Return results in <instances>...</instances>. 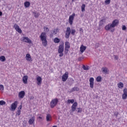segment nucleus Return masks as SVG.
<instances>
[{
  "label": "nucleus",
  "instance_id": "49",
  "mask_svg": "<svg viewBox=\"0 0 127 127\" xmlns=\"http://www.w3.org/2000/svg\"><path fill=\"white\" fill-rule=\"evenodd\" d=\"M2 15V12L0 11V16H1Z\"/></svg>",
  "mask_w": 127,
  "mask_h": 127
},
{
  "label": "nucleus",
  "instance_id": "44",
  "mask_svg": "<svg viewBox=\"0 0 127 127\" xmlns=\"http://www.w3.org/2000/svg\"><path fill=\"white\" fill-rule=\"evenodd\" d=\"M83 59L84 58L82 57H79V58H78V61H81V60H83Z\"/></svg>",
  "mask_w": 127,
  "mask_h": 127
},
{
  "label": "nucleus",
  "instance_id": "48",
  "mask_svg": "<svg viewBox=\"0 0 127 127\" xmlns=\"http://www.w3.org/2000/svg\"><path fill=\"white\" fill-rule=\"evenodd\" d=\"M118 115H119V113L114 114V116H116L117 117H118Z\"/></svg>",
  "mask_w": 127,
  "mask_h": 127
},
{
  "label": "nucleus",
  "instance_id": "5",
  "mask_svg": "<svg viewBox=\"0 0 127 127\" xmlns=\"http://www.w3.org/2000/svg\"><path fill=\"white\" fill-rule=\"evenodd\" d=\"M21 41L22 42H24L25 43H28L29 44H31L32 43V41L30 40L28 37H23L21 39Z\"/></svg>",
  "mask_w": 127,
  "mask_h": 127
},
{
  "label": "nucleus",
  "instance_id": "14",
  "mask_svg": "<svg viewBox=\"0 0 127 127\" xmlns=\"http://www.w3.org/2000/svg\"><path fill=\"white\" fill-rule=\"evenodd\" d=\"M123 94L122 95V99L126 100L127 98V89L125 88L123 90Z\"/></svg>",
  "mask_w": 127,
  "mask_h": 127
},
{
  "label": "nucleus",
  "instance_id": "21",
  "mask_svg": "<svg viewBox=\"0 0 127 127\" xmlns=\"http://www.w3.org/2000/svg\"><path fill=\"white\" fill-rule=\"evenodd\" d=\"M27 80H28V76L27 75H24L22 78L24 84H27Z\"/></svg>",
  "mask_w": 127,
  "mask_h": 127
},
{
  "label": "nucleus",
  "instance_id": "1",
  "mask_svg": "<svg viewBox=\"0 0 127 127\" xmlns=\"http://www.w3.org/2000/svg\"><path fill=\"white\" fill-rule=\"evenodd\" d=\"M120 23V21L118 19H115L113 21L112 23H109L106 25L105 27V29L107 31L110 30L111 32H114L115 31V27L118 26Z\"/></svg>",
  "mask_w": 127,
  "mask_h": 127
},
{
  "label": "nucleus",
  "instance_id": "4",
  "mask_svg": "<svg viewBox=\"0 0 127 127\" xmlns=\"http://www.w3.org/2000/svg\"><path fill=\"white\" fill-rule=\"evenodd\" d=\"M64 51V45H60L58 49V53L60 54L59 57H63L64 55L63 52Z\"/></svg>",
  "mask_w": 127,
  "mask_h": 127
},
{
  "label": "nucleus",
  "instance_id": "18",
  "mask_svg": "<svg viewBox=\"0 0 127 127\" xmlns=\"http://www.w3.org/2000/svg\"><path fill=\"white\" fill-rule=\"evenodd\" d=\"M36 80L37 81V85L40 86L42 84V78L40 76H38L36 78Z\"/></svg>",
  "mask_w": 127,
  "mask_h": 127
},
{
  "label": "nucleus",
  "instance_id": "46",
  "mask_svg": "<svg viewBox=\"0 0 127 127\" xmlns=\"http://www.w3.org/2000/svg\"><path fill=\"white\" fill-rule=\"evenodd\" d=\"M115 60H118L119 59V57L118 56H114Z\"/></svg>",
  "mask_w": 127,
  "mask_h": 127
},
{
  "label": "nucleus",
  "instance_id": "23",
  "mask_svg": "<svg viewBox=\"0 0 127 127\" xmlns=\"http://www.w3.org/2000/svg\"><path fill=\"white\" fill-rule=\"evenodd\" d=\"M34 121H35V118L34 117H32L30 120H29V125H33L34 124Z\"/></svg>",
  "mask_w": 127,
  "mask_h": 127
},
{
  "label": "nucleus",
  "instance_id": "24",
  "mask_svg": "<svg viewBox=\"0 0 127 127\" xmlns=\"http://www.w3.org/2000/svg\"><path fill=\"white\" fill-rule=\"evenodd\" d=\"M117 85L119 89H123L124 88V83H123V82H120L119 83H118Z\"/></svg>",
  "mask_w": 127,
  "mask_h": 127
},
{
  "label": "nucleus",
  "instance_id": "27",
  "mask_svg": "<svg viewBox=\"0 0 127 127\" xmlns=\"http://www.w3.org/2000/svg\"><path fill=\"white\" fill-rule=\"evenodd\" d=\"M33 13L36 18H37L39 15H40V14L39 13H37L36 12H33Z\"/></svg>",
  "mask_w": 127,
  "mask_h": 127
},
{
  "label": "nucleus",
  "instance_id": "37",
  "mask_svg": "<svg viewBox=\"0 0 127 127\" xmlns=\"http://www.w3.org/2000/svg\"><path fill=\"white\" fill-rule=\"evenodd\" d=\"M21 113V110L18 109V111L16 113V116H19L20 114Z\"/></svg>",
  "mask_w": 127,
  "mask_h": 127
},
{
  "label": "nucleus",
  "instance_id": "51",
  "mask_svg": "<svg viewBox=\"0 0 127 127\" xmlns=\"http://www.w3.org/2000/svg\"><path fill=\"white\" fill-rule=\"evenodd\" d=\"M53 127H57V126H54Z\"/></svg>",
  "mask_w": 127,
  "mask_h": 127
},
{
  "label": "nucleus",
  "instance_id": "25",
  "mask_svg": "<svg viewBox=\"0 0 127 127\" xmlns=\"http://www.w3.org/2000/svg\"><path fill=\"white\" fill-rule=\"evenodd\" d=\"M24 4L25 7H29L30 6V2L29 1H25Z\"/></svg>",
  "mask_w": 127,
  "mask_h": 127
},
{
  "label": "nucleus",
  "instance_id": "52",
  "mask_svg": "<svg viewBox=\"0 0 127 127\" xmlns=\"http://www.w3.org/2000/svg\"><path fill=\"white\" fill-rule=\"evenodd\" d=\"M75 0H72V2H73V1H74Z\"/></svg>",
  "mask_w": 127,
  "mask_h": 127
},
{
  "label": "nucleus",
  "instance_id": "33",
  "mask_svg": "<svg viewBox=\"0 0 127 127\" xmlns=\"http://www.w3.org/2000/svg\"><path fill=\"white\" fill-rule=\"evenodd\" d=\"M80 89L78 87H73L71 89V92H74V91H79Z\"/></svg>",
  "mask_w": 127,
  "mask_h": 127
},
{
  "label": "nucleus",
  "instance_id": "22",
  "mask_svg": "<svg viewBox=\"0 0 127 127\" xmlns=\"http://www.w3.org/2000/svg\"><path fill=\"white\" fill-rule=\"evenodd\" d=\"M46 121L47 122H51V121H52V117L50 114H48L47 115Z\"/></svg>",
  "mask_w": 127,
  "mask_h": 127
},
{
  "label": "nucleus",
  "instance_id": "43",
  "mask_svg": "<svg viewBox=\"0 0 127 127\" xmlns=\"http://www.w3.org/2000/svg\"><path fill=\"white\" fill-rule=\"evenodd\" d=\"M79 31L80 32V33H83V32H84V30H83V29L82 28H80Z\"/></svg>",
  "mask_w": 127,
  "mask_h": 127
},
{
  "label": "nucleus",
  "instance_id": "13",
  "mask_svg": "<svg viewBox=\"0 0 127 127\" xmlns=\"http://www.w3.org/2000/svg\"><path fill=\"white\" fill-rule=\"evenodd\" d=\"M94 81H95V79L93 77H91L89 79V85L91 89H93L94 88Z\"/></svg>",
  "mask_w": 127,
  "mask_h": 127
},
{
  "label": "nucleus",
  "instance_id": "6",
  "mask_svg": "<svg viewBox=\"0 0 127 127\" xmlns=\"http://www.w3.org/2000/svg\"><path fill=\"white\" fill-rule=\"evenodd\" d=\"M70 43H69V42H65L64 48V53L65 54H68V52H69V49H70Z\"/></svg>",
  "mask_w": 127,
  "mask_h": 127
},
{
  "label": "nucleus",
  "instance_id": "12",
  "mask_svg": "<svg viewBox=\"0 0 127 127\" xmlns=\"http://www.w3.org/2000/svg\"><path fill=\"white\" fill-rule=\"evenodd\" d=\"M14 28H15V30H16L18 33H22V30L19 28V26H18L17 24H15L14 25Z\"/></svg>",
  "mask_w": 127,
  "mask_h": 127
},
{
  "label": "nucleus",
  "instance_id": "10",
  "mask_svg": "<svg viewBox=\"0 0 127 127\" xmlns=\"http://www.w3.org/2000/svg\"><path fill=\"white\" fill-rule=\"evenodd\" d=\"M18 104V102L17 101H14V103H12L11 105V110L12 111H14L16 109V108H17V105Z\"/></svg>",
  "mask_w": 127,
  "mask_h": 127
},
{
  "label": "nucleus",
  "instance_id": "11",
  "mask_svg": "<svg viewBox=\"0 0 127 127\" xmlns=\"http://www.w3.org/2000/svg\"><path fill=\"white\" fill-rule=\"evenodd\" d=\"M58 31H59V29L58 28L54 29L50 35V37L52 38L54 35H56V34L58 33Z\"/></svg>",
  "mask_w": 127,
  "mask_h": 127
},
{
  "label": "nucleus",
  "instance_id": "17",
  "mask_svg": "<svg viewBox=\"0 0 127 127\" xmlns=\"http://www.w3.org/2000/svg\"><path fill=\"white\" fill-rule=\"evenodd\" d=\"M78 106V103L77 102H74L72 106H71V111L72 112H75L76 111V109L77 108V106Z\"/></svg>",
  "mask_w": 127,
  "mask_h": 127
},
{
  "label": "nucleus",
  "instance_id": "2",
  "mask_svg": "<svg viewBox=\"0 0 127 127\" xmlns=\"http://www.w3.org/2000/svg\"><path fill=\"white\" fill-rule=\"evenodd\" d=\"M40 38L42 42V44L43 46L46 47L47 46V36H46V33L45 32H42L40 36Z\"/></svg>",
  "mask_w": 127,
  "mask_h": 127
},
{
  "label": "nucleus",
  "instance_id": "19",
  "mask_svg": "<svg viewBox=\"0 0 127 127\" xmlns=\"http://www.w3.org/2000/svg\"><path fill=\"white\" fill-rule=\"evenodd\" d=\"M26 60L29 62H31V61H33L32 58H31V56L30 55V54H27L26 55Z\"/></svg>",
  "mask_w": 127,
  "mask_h": 127
},
{
  "label": "nucleus",
  "instance_id": "30",
  "mask_svg": "<svg viewBox=\"0 0 127 127\" xmlns=\"http://www.w3.org/2000/svg\"><path fill=\"white\" fill-rule=\"evenodd\" d=\"M85 7L86 5H85V4H82L81 5V11H82V12H84V11H85Z\"/></svg>",
  "mask_w": 127,
  "mask_h": 127
},
{
  "label": "nucleus",
  "instance_id": "41",
  "mask_svg": "<svg viewBox=\"0 0 127 127\" xmlns=\"http://www.w3.org/2000/svg\"><path fill=\"white\" fill-rule=\"evenodd\" d=\"M127 29V27H126V25H123L122 26V30H126Z\"/></svg>",
  "mask_w": 127,
  "mask_h": 127
},
{
  "label": "nucleus",
  "instance_id": "7",
  "mask_svg": "<svg viewBox=\"0 0 127 127\" xmlns=\"http://www.w3.org/2000/svg\"><path fill=\"white\" fill-rule=\"evenodd\" d=\"M69 77V72L68 71H66L64 74L62 76V80L63 82H66L67 81V79H68V77Z\"/></svg>",
  "mask_w": 127,
  "mask_h": 127
},
{
  "label": "nucleus",
  "instance_id": "28",
  "mask_svg": "<svg viewBox=\"0 0 127 127\" xmlns=\"http://www.w3.org/2000/svg\"><path fill=\"white\" fill-rule=\"evenodd\" d=\"M54 42L55 43H59V42H60V40L58 38H55L54 39Z\"/></svg>",
  "mask_w": 127,
  "mask_h": 127
},
{
  "label": "nucleus",
  "instance_id": "15",
  "mask_svg": "<svg viewBox=\"0 0 127 127\" xmlns=\"http://www.w3.org/2000/svg\"><path fill=\"white\" fill-rule=\"evenodd\" d=\"M86 49H87V47L84 46L83 45H81L80 47V54H83V53H84V52H85V50H86Z\"/></svg>",
  "mask_w": 127,
  "mask_h": 127
},
{
  "label": "nucleus",
  "instance_id": "9",
  "mask_svg": "<svg viewBox=\"0 0 127 127\" xmlns=\"http://www.w3.org/2000/svg\"><path fill=\"white\" fill-rule=\"evenodd\" d=\"M75 13H73L72 14L69 16L68 18V22L70 25H72L73 24V21L74 20V17H75Z\"/></svg>",
  "mask_w": 127,
  "mask_h": 127
},
{
  "label": "nucleus",
  "instance_id": "31",
  "mask_svg": "<svg viewBox=\"0 0 127 127\" xmlns=\"http://www.w3.org/2000/svg\"><path fill=\"white\" fill-rule=\"evenodd\" d=\"M96 81L97 82H101L102 81V76H98L96 78Z\"/></svg>",
  "mask_w": 127,
  "mask_h": 127
},
{
  "label": "nucleus",
  "instance_id": "45",
  "mask_svg": "<svg viewBox=\"0 0 127 127\" xmlns=\"http://www.w3.org/2000/svg\"><path fill=\"white\" fill-rule=\"evenodd\" d=\"M21 109H22V105L19 106V108H18V110H20V111H21Z\"/></svg>",
  "mask_w": 127,
  "mask_h": 127
},
{
  "label": "nucleus",
  "instance_id": "47",
  "mask_svg": "<svg viewBox=\"0 0 127 127\" xmlns=\"http://www.w3.org/2000/svg\"><path fill=\"white\" fill-rule=\"evenodd\" d=\"M33 99H34V97H33V96H31L30 97V100H33Z\"/></svg>",
  "mask_w": 127,
  "mask_h": 127
},
{
  "label": "nucleus",
  "instance_id": "20",
  "mask_svg": "<svg viewBox=\"0 0 127 127\" xmlns=\"http://www.w3.org/2000/svg\"><path fill=\"white\" fill-rule=\"evenodd\" d=\"M102 71L104 74H109V69L107 67H102Z\"/></svg>",
  "mask_w": 127,
  "mask_h": 127
},
{
  "label": "nucleus",
  "instance_id": "50",
  "mask_svg": "<svg viewBox=\"0 0 127 127\" xmlns=\"http://www.w3.org/2000/svg\"><path fill=\"white\" fill-rule=\"evenodd\" d=\"M38 119H39L40 120H42V117L39 116V117H38Z\"/></svg>",
  "mask_w": 127,
  "mask_h": 127
},
{
  "label": "nucleus",
  "instance_id": "29",
  "mask_svg": "<svg viewBox=\"0 0 127 127\" xmlns=\"http://www.w3.org/2000/svg\"><path fill=\"white\" fill-rule=\"evenodd\" d=\"M74 99H68L67 100V104H74Z\"/></svg>",
  "mask_w": 127,
  "mask_h": 127
},
{
  "label": "nucleus",
  "instance_id": "34",
  "mask_svg": "<svg viewBox=\"0 0 127 127\" xmlns=\"http://www.w3.org/2000/svg\"><path fill=\"white\" fill-rule=\"evenodd\" d=\"M82 68H83V70H89L88 66H86V65H83L82 66Z\"/></svg>",
  "mask_w": 127,
  "mask_h": 127
},
{
  "label": "nucleus",
  "instance_id": "42",
  "mask_svg": "<svg viewBox=\"0 0 127 127\" xmlns=\"http://www.w3.org/2000/svg\"><path fill=\"white\" fill-rule=\"evenodd\" d=\"M0 89H1V90H4V87H3V85L0 84Z\"/></svg>",
  "mask_w": 127,
  "mask_h": 127
},
{
  "label": "nucleus",
  "instance_id": "16",
  "mask_svg": "<svg viewBox=\"0 0 127 127\" xmlns=\"http://www.w3.org/2000/svg\"><path fill=\"white\" fill-rule=\"evenodd\" d=\"M25 96V92L24 91H21L18 93V97L20 99H23Z\"/></svg>",
  "mask_w": 127,
  "mask_h": 127
},
{
  "label": "nucleus",
  "instance_id": "38",
  "mask_svg": "<svg viewBox=\"0 0 127 127\" xmlns=\"http://www.w3.org/2000/svg\"><path fill=\"white\" fill-rule=\"evenodd\" d=\"M110 3H111V0H106L105 1V3L106 4H110Z\"/></svg>",
  "mask_w": 127,
  "mask_h": 127
},
{
  "label": "nucleus",
  "instance_id": "40",
  "mask_svg": "<svg viewBox=\"0 0 127 127\" xmlns=\"http://www.w3.org/2000/svg\"><path fill=\"white\" fill-rule=\"evenodd\" d=\"M44 29L45 30V31H49V29L48 27H44Z\"/></svg>",
  "mask_w": 127,
  "mask_h": 127
},
{
  "label": "nucleus",
  "instance_id": "39",
  "mask_svg": "<svg viewBox=\"0 0 127 127\" xmlns=\"http://www.w3.org/2000/svg\"><path fill=\"white\" fill-rule=\"evenodd\" d=\"M77 113H82V108H77Z\"/></svg>",
  "mask_w": 127,
  "mask_h": 127
},
{
  "label": "nucleus",
  "instance_id": "35",
  "mask_svg": "<svg viewBox=\"0 0 127 127\" xmlns=\"http://www.w3.org/2000/svg\"><path fill=\"white\" fill-rule=\"evenodd\" d=\"M6 103L5 101L3 100L0 101V106H3V105H5Z\"/></svg>",
  "mask_w": 127,
  "mask_h": 127
},
{
  "label": "nucleus",
  "instance_id": "3",
  "mask_svg": "<svg viewBox=\"0 0 127 127\" xmlns=\"http://www.w3.org/2000/svg\"><path fill=\"white\" fill-rule=\"evenodd\" d=\"M59 102V100L58 98H55L52 100L51 103H50V107L52 109H53V108H55L56 107L57 104H58V102Z\"/></svg>",
  "mask_w": 127,
  "mask_h": 127
},
{
  "label": "nucleus",
  "instance_id": "32",
  "mask_svg": "<svg viewBox=\"0 0 127 127\" xmlns=\"http://www.w3.org/2000/svg\"><path fill=\"white\" fill-rule=\"evenodd\" d=\"M70 33L73 36L75 35V33H76V30H75V29H71L70 30Z\"/></svg>",
  "mask_w": 127,
  "mask_h": 127
},
{
  "label": "nucleus",
  "instance_id": "8",
  "mask_svg": "<svg viewBox=\"0 0 127 127\" xmlns=\"http://www.w3.org/2000/svg\"><path fill=\"white\" fill-rule=\"evenodd\" d=\"M71 34V28L69 27L66 28L65 31V37L66 39H68L70 37V35Z\"/></svg>",
  "mask_w": 127,
  "mask_h": 127
},
{
  "label": "nucleus",
  "instance_id": "36",
  "mask_svg": "<svg viewBox=\"0 0 127 127\" xmlns=\"http://www.w3.org/2000/svg\"><path fill=\"white\" fill-rule=\"evenodd\" d=\"M99 25V26H102V25H104V20H100Z\"/></svg>",
  "mask_w": 127,
  "mask_h": 127
},
{
  "label": "nucleus",
  "instance_id": "26",
  "mask_svg": "<svg viewBox=\"0 0 127 127\" xmlns=\"http://www.w3.org/2000/svg\"><path fill=\"white\" fill-rule=\"evenodd\" d=\"M0 61L4 62V61H5V57H4V56H1L0 57Z\"/></svg>",
  "mask_w": 127,
  "mask_h": 127
}]
</instances>
